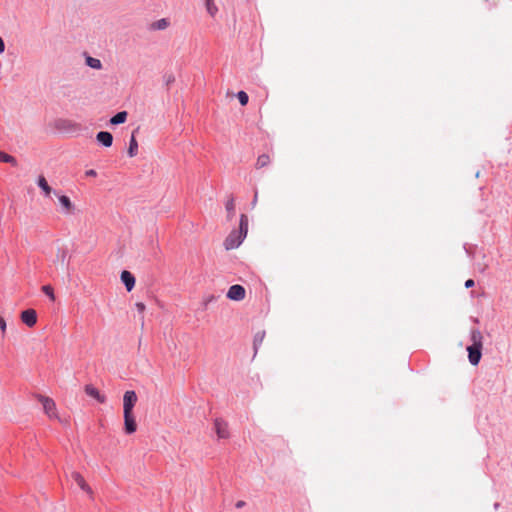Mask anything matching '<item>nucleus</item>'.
<instances>
[{"label":"nucleus","mask_w":512,"mask_h":512,"mask_svg":"<svg viewBox=\"0 0 512 512\" xmlns=\"http://www.w3.org/2000/svg\"><path fill=\"white\" fill-rule=\"evenodd\" d=\"M0 161L5 162V163H10L13 166L17 165V161L13 156H11L5 152H2V151H0Z\"/></svg>","instance_id":"5701e85b"},{"label":"nucleus","mask_w":512,"mask_h":512,"mask_svg":"<svg viewBox=\"0 0 512 512\" xmlns=\"http://www.w3.org/2000/svg\"><path fill=\"white\" fill-rule=\"evenodd\" d=\"M248 232V217L245 214L240 216L239 230H233L225 239L224 246L232 250L240 246Z\"/></svg>","instance_id":"f257e3e1"},{"label":"nucleus","mask_w":512,"mask_h":512,"mask_svg":"<svg viewBox=\"0 0 512 512\" xmlns=\"http://www.w3.org/2000/svg\"><path fill=\"white\" fill-rule=\"evenodd\" d=\"M214 429L219 439H227L230 436L228 424L222 419L214 421Z\"/></svg>","instance_id":"423d86ee"},{"label":"nucleus","mask_w":512,"mask_h":512,"mask_svg":"<svg viewBox=\"0 0 512 512\" xmlns=\"http://www.w3.org/2000/svg\"><path fill=\"white\" fill-rule=\"evenodd\" d=\"M121 281L124 283L127 291H131L135 286V277L127 270L122 271Z\"/></svg>","instance_id":"f8f14e48"},{"label":"nucleus","mask_w":512,"mask_h":512,"mask_svg":"<svg viewBox=\"0 0 512 512\" xmlns=\"http://www.w3.org/2000/svg\"><path fill=\"white\" fill-rule=\"evenodd\" d=\"M243 505H244V502L239 501V502L236 504V507H237V508H240V507H242Z\"/></svg>","instance_id":"473e14b6"},{"label":"nucleus","mask_w":512,"mask_h":512,"mask_svg":"<svg viewBox=\"0 0 512 512\" xmlns=\"http://www.w3.org/2000/svg\"><path fill=\"white\" fill-rule=\"evenodd\" d=\"M84 391L88 396L94 398L99 403H104L106 401V397L103 394H101L100 391L91 384L86 385L84 387Z\"/></svg>","instance_id":"9b49d317"},{"label":"nucleus","mask_w":512,"mask_h":512,"mask_svg":"<svg viewBox=\"0 0 512 512\" xmlns=\"http://www.w3.org/2000/svg\"><path fill=\"white\" fill-rule=\"evenodd\" d=\"M127 116H128V114H127L126 111L118 112L116 115H114L110 119V123L113 124V125L122 124V123H124L126 121Z\"/></svg>","instance_id":"f3484780"},{"label":"nucleus","mask_w":512,"mask_h":512,"mask_svg":"<svg viewBox=\"0 0 512 512\" xmlns=\"http://www.w3.org/2000/svg\"><path fill=\"white\" fill-rule=\"evenodd\" d=\"M245 295V288L238 284L232 285L227 292V298L233 301H241L245 298Z\"/></svg>","instance_id":"20e7f679"},{"label":"nucleus","mask_w":512,"mask_h":512,"mask_svg":"<svg viewBox=\"0 0 512 512\" xmlns=\"http://www.w3.org/2000/svg\"><path fill=\"white\" fill-rule=\"evenodd\" d=\"M257 200H258V192L256 191L255 194H254L253 201H252V206L253 207H255V205L257 203Z\"/></svg>","instance_id":"2f4dec72"},{"label":"nucleus","mask_w":512,"mask_h":512,"mask_svg":"<svg viewBox=\"0 0 512 512\" xmlns=\"http://www.w3.org/2000/svg\"><path fill=\"white\" fill-rule=\"evenodd\" d=\"M226 211H227V217L229 220H231L235 214V200L233 197H231L225 205Z\"/></svg>","instance_id":"aec40b11"},{"label":"nucleus","mask_w":512,"mask_h":512,"mask_svg":"<svg viewBox=\"0 0 512 512\" xmlns=\"http://www.w3.org/2000/svg\"><path fill=\"white\" fill-rule=\"evenodd\" d=\"M135 306H136V308H137V310H138V312H139V313H141V314H143V313H144V311H145V309H146V306H145V304H144V303H142V302H137V303L135 304Z\"/></svg>","instance_id":"a878e982"},{"label":"nucleus","mask_w":512,"mask_h":512,"mask_svg":"<svg viewBox=\"0 0 512 512\" xmlns=\"http://www.w3.org/2000/svg\"><path fill=\"white\" fill-rule=\"evenodd\" d=\"M71 477L83 491H85L90 496L93 495L91 487L87 484L84 477L79 472L73 471L71 473Z\"/></svg>","instance_id":"6e6552de"},{"label":"nucleus","mask_w":512,"mask_h":512,"mask_svg":"<svg viewBox=\"0 0 512 512\" xmlns=\"http://www.w3.org/2000/svg\"><path fill=\"white\" fill-rule=\"evenodd\" d=\"M137 152H138V143L136 141V138H135V135L133 132L131 139H130V143H129L128 154L130 157H134L137 155Z\"/></svg>","instance_id":"6ab92c4d"},{"label":"nucleus","mask_w":512,"mask_h":512,"mask_svg":"<svg viewBox=\"0 0 512 512\" xmlns=\"http://www.w3.org/2000/svg\"><path fill=\"white\" fill-rule=\"evenodd\" d=\"M86 175L89 177H95L97 175V173L95 170L91 169V170L86 171Z\"/></svg>","instance_id":"c756f323"},{"label":"nucleus","mask_w":512,"mask_h":512,"mask_svg":"<svg viewBox=\"0 0 512 512\" xmlns=\"http://www.w3.org/2000/svg\"><path fill=\"white\" fill-rule=\"evenodd\" d=\"M5 50V44L3 39L0 37V54L3 53Z\"/></svg>","instance_id":"7c9ffc66"},{"label":"nucleus","mask_w":512,"mask_h":512,"mask_svg":"<svg viewBox=\"0 0 512 512\" xmlns=\"http://www.w3.org/2000/svg\"><path fill=\"white\" fill-rule=\"evenodd\" d=\"M86 64H87L89 67L93 68V69H97V70H99V69H101V68H102V63H101V61H100L99 59H97V58H93V57H91V56H87V57H86Z\"/></svg>","instance_id":"412c9836"},{"label":"nucleus","mask_w":512,"mask_h":512,"mask_svg":"<svg viewBox=\"0 0 512 512\" xmlns=\"http://www.w3.org/2000/svg\"><path fill=\"white\" fill-rule=\"evenodd\" d=\"M21 320L28 327H33L37 322V314L34 309H27L21 313Z\"/></svg>","instance_id":"1a4fd4ad"},{"label":"nucleus","mask_w":512,"mask_h":512,"mask_svg":"<svg viewBox=\"0 0 512 512\" xmlns=\"http://www.w3.org/2000/svg\"><path fill=\"white\" fill-rule=\"evenodd\" d=\"M96 139L105 147H110L113 142V136L110 132L101 131L96 135Z\"/></svg>","instance_id":"ddd939ff"},{"label":"nucleus","mask_w":512,"mask_h":512,"mask_svg":"<svg viewBox=\"0 0 512 512\" xmlns=\"http://www.w3.org/2000/svg\"><path fill=\"white\" fill-rule=\"evenodd\" d=\"M124 414V427L127 434H132L137 429V424L133 412H123Z\"/></svg>","instance_id":"0eeeda50"},{"label":"nucleus","mask_w":512,"mask_h":512,"mask_svg":"<svg viewBox=\"0 0 512 512\" xmlns=\"http://www.w3.org/2000/svg\"><path fill=\"white\" fill-rule=\"evenodd\" d=\"M206 9L211 17H214L218 12V8L215 5L214 0H206Z\"/></svg>","instance_id":"4be33fe9"},{"label":"nucleus","mask_w":512,"mask_h":512,"mask_svg":"<svg viewBox=\"0 0 512 512\" xmlns=\"http://www.w3.org/2000/svg\"><path fill=\"white\" fill-rule=\"evenodd\" d=\"M498 507H499V503H495V504H494V508H495V509H498Z\"/></svg>","instance_id":"72a5a7b5"},{"label":"nucleus","mask_w":512,"mask_h":512,"mask_svg":"<svg viewBox=\"0 0 512 512\" xmlns=\"http://www.w3.org/2000/svg\"><path fill=\"white\" fill-rule=\"evenodd\" d=\"M68 251L64 247H59L56 251V259L61 265L67 262Z\"/></svg>","instance_id":"a211bd4d"},{"label":"nucleus","mask_w":512,"mask_h":512,"mask_svg":"<svg viewBox=\"0 0 512 512\" xmlns=\"http://www.w3.org/2000/svg\"><path fill=\"white\" fill-rule=\"evenodd\" d=\"M471 345L483 346V335L480 330L473 329L470 333Z\"/></svg>","instance_id":"4468645a"},{"label":"nucleus","mask_w":512,"mask_h":512,"mask_svg":"<svg viewBox=\"0 0 512 512\" xmlns=\"http://www.w3.org/2000/svg\"><path fill=\"white\" fill-rule=\"evenodd\" d=\"M0 329L2 333H5L6 331V322L2 316H0Z\"/></svg>","instance_id":"cd10ccee"},{"label":"nucleus","mask_w":512,"mask_h":512,"mask_svg":"<svg viewBox=\"0 0 512 512\" xmlns=\"http://www.w3.org/2000/svg\"><path fill=\"white\" fill-rule=\"evenodd\" d=\"M37 184L42 189L46 197L50 196V194L52 193V188L49 186L44 176L41 175L38 177Z\"/></svg>","instance_id":"2eb2a0df"},{"label":"nucleus","mask_w":512,"mask_h":512,"mask_svg":"<svg viewBox=\"0 0 512 512\" xmlns=\"http://www.w3.org/2000/svg\"><path fill=\"white\" fill-rule=\"evenodd\" d=\"M168 23L165 19H161L157 22V28L158 29H165L167 27Z\"/></svg>","instance_id":"bb28decb"},{"label":"nucleus","mask_w":512,"mask_h":512,"mask_svg":"<svg viewBox=\"0 0 512 512\" xmlns=\"http://www.w3.org/2000/svg\"><path fill=\"white\" fill-rule=\"evenodd\" d=\"M475 285V282L473 279H468L466 282H465V287L466 288H471Z\"/></svg>","instance_id":"c85d7f7f"},{"label":"nucleus","mask_w":512,"mask_h":512,"mask_svg":"<svg viewBox=\"0 0 512 512\" xmlns=\"http://www.w3.org/2000/svg\"><path fill=\"white\" fill-rule=\"evenodd\" d=\"M483 346L470 345L467 347L469 362L476 366L479 364L482 356Z\"/></svg>","instance_id":"39448f33"},{"label":"nucleus","mask_w":512,"mask_h":512,"mask_svg":"<svg viewBox=\"0 0 512 512\" xmlns=\"http://www.w3.org/2000/svg\"><path fill=\"white\" fill-rule=\"evenodd\" d=\"M58 200L60 205L62 206V213L65 215H70L74 213V205L71 202L70 198L66 195H59Z\"/></svg>","instance_id":"9d476101"},{"label":"nucleus","mask_w":512,"mask_h":512,"mask_svg":"<svg viewBox=\"0 0 512 512\" xmlns=\"http://www.w3.org/2000/svg\"><path fill=\"white\" fill-rule=\"evenodd\" d=\"M36 397L49 418H58L56 404L52 398L43 395H37Z\"/></svg>","instance_id":"f03ea898"},{"label":"nucleus","mask_w":512,"mask_h":512,"mask_svg":"<svg viewBox=\"0 0 512 512\" xmlns=\"http://www.w3.org/2000/svg\"><path fill=\"white\" fill-rule=\"evenodd\" d=\"M237 98L242 106H245L248 103L249 97L246 92L239 91L237 93Z\"/></svg>","instance_id":"b1692460"},{"label":"nucleus","mask_w":512,"mask_h":512,"mask_svg":"<svg viewBox=\"0 0 512 512\" xmlns=\"http://www.w3.org/2000/svg\"><path fill=\"white\" fill-rule=\"evenodd\" d=\"M137 400L135 391H126L123 396V412H133Z\"/></svg>","instance_id":"7ed1b4c3"},{"label":"nucleus","mask_w":512,"mask_h":512,"mask_svg":"<svg viewBox=\"0 0 512 512\" xmlns=\"http://www.w3.org/2000/svg\"><path fill=\"white\" fill-rule=\"evenodd\" d=\"M42 291L52 300H55L54 290L50 285H44Z\"/></svg>","instance_id":"393cba45"},{"label":"nucleus","mask_w":512,"mask_h":512,"mask_svg":"<svg viewBox=\"0 0 512 512\" xmlns=\"http://www.w3.org/2000/svg\"><path fill=\"white\" fill-rule=\"evenodd\" d=\"M271 162V158L268 154H261L258 156L257 160H256V163H255V168L256 169H262L266 166H268Z\"/></svg>","instance_id":"dca6fc26"}]
</instances>
